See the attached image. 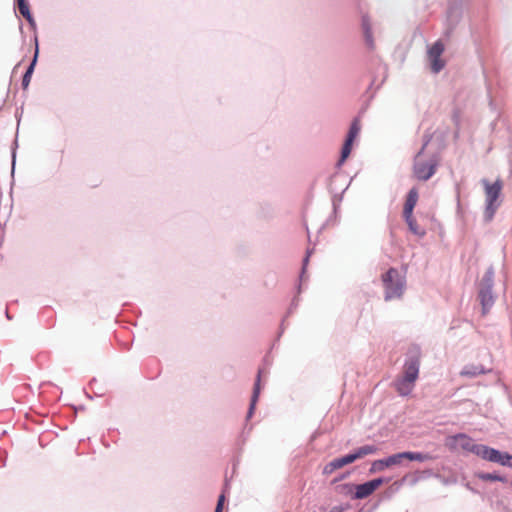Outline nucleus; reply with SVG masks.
Returning a JSON list of instances; mask_svg holds the SVG:
<instances>
[{"mask_svg":"<svg viewBox=\"0 0 512 512\" xmlns=\"http://www.w3.org/2000/svg\"><path fill=\"white\" fill-rule=\"evenodd\" d=\"M445 446L450 451H463L473 453L482 459L488 460L490 462L500 463L502 465H509V461L512 459V456L507 453L502 454L496 449L475 443V441L470 436L464 433L448 436L445 439Z\"/></svg>","mask_w":512,"mask_h":512,"instance_id":"nucleus-1","label":"nucleus"},{"mask_svg":"<svg viewBox=\"0 0 512 512\" xmlns=\"http://www.w3.org/2000/svg\"><path fill=\"white\" fill-rule=\"evenodd\" d=\"M376 447L373 445H365L355 449L352 453H349L345 456L336 458L331 462L327 463L323 468L324 475H330L334 471L343 468L346 465H349L356 460L362 459L368 455H371L376 452Z\"/></svg>","mask_w":512,"mask_h":512,"instance_id":"nucleus-2","label":"nucleus"},{"mask_svg":"<svg viewBox=\"0 0 512 512\" xmlns=\"http://www.w3.org/2000/svg\"><path fill=\"white\" fill-rule=\"evenodd\" d=\"M382 484V479H373L363 484H345L341 487L342 492L350 495L353 499H364L370 496Z\"/></svg>","mask_w":512,"mask_h":512,"instance_id":"nucleus-3","label":"nucleus"},{"mask_svg":"<svg viewBox=\"0 0 512 512\" xmlns=\"http://www.w3.org/2000/svg\"><path fill=\"white\" fill-rule=\"evenodd\" d=\"M405 289V280L401 273L395 269H390L386 273V300L399 298Z\"/></svg>","mask_w":512,"mask_h":512,"instance_id":"nucleus-4","label":"nucleus"},{"mask_svg":"<svg viewBox=\"0 0 512 512\" xmlns=\"http://www.w3.org/2000/svg\"><path fill=\"white\" fill-rule=\"evenodd\" d=\"M483 185L485 188V196L487 202L486 214L488 218L491 219L497 208L495 202L500 196L502 190V182L500 180H496L493 184H490L487 180H484Z\"/></svg>","mask_w":512,"mask_h":512,"instance_id":"nucleus-5","label":"nucleus"},{"mask_svg":"<svg viewBox=\"0 0 512 512\" xmlns=\"http://www.w3.org/2000/svg\"><path fill=\"white\" fill-rule=\"evenodd\" d=\"M360 129H361V125H360L359 119H354L351 124V127L349 129L347 138L342 147L341 157L338 161V166H341L345 162V160L349 157L351 150H352L353 142L356 139V137L358 136Z\"/></svg>","mask_w":512,"mask_h":512,"instance_id":"nucleus-6","label":"nucleus"},{"mask_svg":"<svg viewBox=\"0 0 512 512\" xmlns=\"http://www.w3.org/2000/svg\"><path fill=\"white\" fill-rule=\"evenodd\" d=\"M430 459H432V457L428 454L416 452H402L386 458V467L400 464L402 463L403 460L423 462Z\"/></svg>","mask_w":512,"mask_h":512,"instance_id":"nucleus-7","label":"nucleus"},{"mask_svg":"<svg viewBox=\"0 0 512 512\" xmlns=\"http://www.w3.org/2000/svg\"><path fill=\"white\" fill-rule=\"evenodd\" d=\"M444 52V45L441 41L435 42L428 51V57L431 63L433 72L438 73L445 66V62L441 59Z\"/></svg>","mask_w":512,"mask_h":512,"instance_id":"nucleus-8","label":"nucleus"},{"mask_svg":"<svg viewBox=\"0 0 512 512\" xmlns=\"http://www.w3.org/2000/svg\"><path fill=\"white\" fill-rule=\"evenodd\" d=\"M435 163L422 162L419 156L414 164V174L419 180H428L435 173Z\"/></svg>","mask_w":512,"mask_h":512,"instance_id":"nucleus-9","label":"nucleus"},{"mask_svg":"<svg viewBox=\"0 0 512 512\" xmlns=\"http://www.w3.org/2000/svg\"><path fill=\"white\" fill-rule=\"evenodd\" d=\"M420 359L419 356L409 359L404 365L403 376L413 382H416L419 374Z\"/></svg>","mask_w":512,"mask_h":512,"instance_id":"nucleus-10","label":"nucleus"},{"mask_svg":"<svg viewBox=\"0 0 512 512\" xmlns=\"http://www.w3.org/2000/svg\"><path fill=\"white\" fill-rule=\"evenodd\" d=\"M479 300L482 305V314L486 315L494 304V297L490 285L484 286L480 289Z\"/></svg>","mask_w":512,"mask_h":512,"instance_id":"nucleus-11","label":"nucleus"},{"mask_svg":"<svg viewBox=\"0 0 512 512\" xmlns=\"http://www.w3.org/2000/svg\"><path fill=\"white\" fill-rule=\"evenodd\" d=\"M414 386H415V382H413L409 379H406L404 377H401L394 383V387H395L396 391L401 396L409 395L413 391Z\"/></svg>","mask_w":512,"mask_h":512,"instance_id":"nucleus-12","label":"nucleus"},{"mask_svg":"<svg viewBox=\"0 0 512 512\" xmlns=\"http://www.w3.org/2000/svg\"><path fill=\"white\" fill-rule=\"evenodd\" d=\"M417 201H418V191H417V189L413 188L408 193V196H407V199H406V202L404 205L403 214L408 215V216H409V214H412L413 209H414L415 205L417 204Z\"/></svg>","mask_w":512,"mask_h":512,"instance_id":"nucleus-13","label":"nucleus"},{"mask_svg":"<svg viewBox=\"0 0 512 512\" xmlns=\"http://www.w3.org/2000/svg\"><path fill=\"white\" fill-rule=\"evenodd\" d=\"M405 217V220L408 224V227L410 229V231L415 234V235H418V236H424L425 235V229L423 227H421L420 225L417 224L415 218L413 217L412 214H409L408 215H404Z\"/></svg>","mask_w":512,"mask_h":512,"instance_id":"nucleus-14","label":"nucleus"},{"mask_svg":"<svg viewBox=\"0 0 512 512\" xmlns=\"http://www.w3.org/2000/svg\"><path fill=\"white\" fill-rule=\"evenodd\" d=\"M37 57H38V48L36 47V51H35V55H34L33 61L30 64V66L28 67L26 73L23 76L22 85H23L24 88H27L29 83H30L31 76H32V73L34 71V67H35V64H36V61H37Z\"/></svg>","mask_w":512,"mask_h":512,"instance_id":"nucleus-15","label":"nucleus"},{"mask_svg":"<svg viewBox=\"0 0 512 512\" xmlns=\"http://www.w3.org/2000/svg\"><path fill=\"white\" fill-rule=\"evenodd\" d=\"M18 9L20 14L27 19L29 22L32 21V15L29 10V6L25 0H17Z\"/></svg>","mask_w":512,"mask_h":512,"instance_id":"nucleus-16","label":"nucleus"},{"mask_svg":"<svg viewBox=\"0 0 512 512\" xmlns=\"http://www.w3.org/2000/svg\"><path fill=\"white\" fill-rule=\"evenodd\" d=\"M260 377H261V373L259 372L258 376H257V380H256V383H255V386H254V391H253L252 399H251L249 416L252 414V411L254 409L255 403H256V401H257V399L259 397V393H260Z\"/></svg>","mask_w":512,"mask_h":512,"instance_id":"nucleus-17","label":"nucleus"},{"mask_svg":"<svg viewBox=\"0 0 512 512\" xmlns=\"http://www.w3.org/2000/svg\"><path fill=\"white\" fill-rule=\"evenodd\" d=\"M484 370L479 367H471V368H465L461 371L462 376H468V377H475L477 375L483 374Z\"/></svg>","mask_w":512,"mask_h":512,"instance_id":"nucleus-18","label":"nucleus"},{"mask_svg":"<svg viewBox=\"0 0 512 512\" xmlns=\"http://www.w3.org/2000/svg\"><path fill=\"white\" fill-rule=\"evenodd\" d=\"M362 27H363V30H364V35H365L366 42H367V44L369 46H371L372 45V39H371L370 31H369L368 19L366 17H363Z\"/></svg>","mask_w":512,"mask_h":512,"instance_id":"nucleus-19","label":"nucleus"},{"mask_svg":"<svg viewBox=\"0 0 512 512\" xmlns=\"http://www.w3.org/2000/svg\"><path fill=\"white\" fill-rule=\"evenodd\" d=\"M224 501H225V496H224V494H221L218 498L215 512H222Z\"/></svg>","mask_w":512,"mask_h":512,"instance_id":"nucleus-20","label":"nucleus"},{"mask_svg":"<svg viewBox=\"0 0 512 512\" xmlns=\"http://www.w3.org/2000/svg\"><path fill=\"white\" fill-rule=\"evenodd\" d=\"M481 477H482V479H485V480H492V481L500 480L499 476L493 475V474H485V475H482Z\"/></svg>","mask_w":512,"mask_h":512,"instance_id":"nucleus-21","label":"nucleus"},{"mask_svg":"<svg viewBox=\"0 0 512 512\" xmlns=\"http://www.w3.org/2000/svg\"><path fill=\"white\" fill-rule=\"evenodd\" d=\"M329 512H343V509L341 507H333Z\"/></svg>","mask_w":512,"mask_h":512,"instance_id":"nucleus-22","label":"nucleus"}]
</instances>
